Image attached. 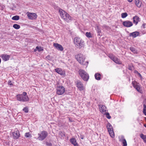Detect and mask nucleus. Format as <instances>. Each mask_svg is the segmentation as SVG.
<instances>
[{
    "label": "nucleus",
    "mask_w": 146,
    "mask_h": 146,
    "mask_svg": "<svg viewBox=\"0 0 146 146\" xmlns=\"http://www.w3.org/2000/svg\"><path fill=\"white\" fill-rule=\"evenodd\" d=\"M50 57V56H47L46 57V58H48V57Z\"/></svg>",
    "instance_id": "nucleus-43"
},
{
    "label": "nucleus",
    "mask_w": 146,
    "mask_h": 146,
    "mask_svg": "<svg viewBox=\"0 0 146 146\" xmlns=\"http://www.w3.org/2000/svg\"><path fill=\"white\" fill-rule=\"evenodd\" d=\"M135 2L137 7H141V4L139 2V0H135Z\"/></svg>",
    "instance_id": "nucleus-26"
},
{
    "label": "nucleus",
    "mask_w": 146,
    "mask_h": 146,
    "mask_svg": "<svg viewBox=\"0 0 146 146\" xmlns=\"http://www.w3.org/2000/svg\"><path fill=\"white\" fill-rule=\"evenodd\" d=\"M79 73L84 80L87 81L88 80L89 78V75L84 70L80 69L79 71Z\"/></svg>",
    "instance_id": "nucleus-4"
},
{
    "label": "nucleus",
    "mask_w": 146,
    "mask_h": 146,
    "mask_svg": "<svg viewBox=\"0 0 146 146\" xmlns=\"http://www.w3.org/2000/svg\"><path fill=\"white\" fill-rule=\"evenodd\" d=\"M55 70L56 72L61 75H63L65 74L64 72L60 68H57L55 69Z\"/></svg>",
    "instance_id": "nucleus-17"
},
{
    "label": "nucleus",
    "mask_w": 146,
    "mask_h": 146,
    "mask_svg": "<svg viewBox=\"0 0 146 146\" xmlns=\"http://www.w3.org/2000/svg\"><path fill=\"white\" fill-rule=\"evenodd\" d=\"M133 68V66H128V69L130 70H132Z\"/></svg>",
    "instance_id": "nucleus-39"
},
{
    "label": "nucleus",
    "mask_w": 146,
    "mask_h": 146,
    "mask_svg": "<svg viewBox=\"0 0 146 146\" xmlns=\"http://www.w3.org/2000/svg\"><path fill=\"white\" fill-rule=\"evenodd\" d=\"M86 35L88 38H91L92 37V35L90 32H86Z\"/></svg>",
    "instance_id": "nucleus-29"
},
{
    "label": "nucleus",
    "mask_w": 146,
    "mask_h": 146,
    "mask_svg": "<svg viewBox=\"0 0 146 146\" xmlns=\"http://www.w3.org/2000/svg\"><path fill=\"white\" fill-rule=\"evenodd\" d=\"M132 84L134 88L137 90V91L139 92H140L141 90H140V88L139 85H137L136 83H134L133 82Z\"/></svg>",
    "instance_id": "nucleus-18"
},
{
    "label": "nucleus",
    "mask_w": 146,
    "mask_h": 146,
    "mask_svg": "<svg viewBox=\"0 0 146 146\" xmlns=\"http://www.w3.org/2000/svg\"><path fill=\"white\" fill-rule=\"evenodd\" d=\"M104 113V114H105L106 115V117L108 118L109 119H110L111 118V117L110 115V114L108 113H106L105 112Z\"/></svg>",
    "instance_id": "nucleus-33"
},
{
    "label": "nucleus",
    "mask_w": 146,
    "mask_h": 146,
    "mask_svg": "<svg viewBox=\"0 0 146 146\" xmlns=\"http://www.w3.org/2000/svg\"><path fill=\"white\" fill-rule=\"evenodd\" d=\"M69 120L70 121V122H71L72 121V120L70 118H69Z\"/></svg>",
    "instance_id": "nucleus-42"
},
{
    "label": "nucleus",
    "mask_w": 146,
    "mask_h": 146,
    "mask_svg": "<svg viewBox=\"0 0 146 146\" xmlns=\"http://www.w3.org/2000/svg\"><path fill=\"white\" fill-rule=\"evenodd\" d=\"M96 30L98 32V33H100L101 32V31L99 27L98 26H97L96 27Z\"/></svg>",
    "instance_id": "nucleus-32"
},
{
    "label": "nucleus",
    "mask_w": 146,
    "mask_h": 146,
    "mask_svg": "<svg viewBox=\"0 0 146 146\" xmlns=\"http://www.w3.org/2000/svg\"><path fill=\"white\" fill-rule=\"evenodd\" d=\"M8 82L9 84H10L11 85H13L11 83V81H9Z\"/></svg>",
    "instance_id": "nucleus-40"
},
{
    "label": "nucleus",
    "mask_w": 146,
    "mask_h": 146,
    "mask_svg": "<svg viewBox=\"0 0 146 146\" xmlns=\"http://www.w3.org/2000/svg\"><path fill=\"white\" fill-rule=\"evenodd\" d=\"M70 141L74 145H75L77 144V143L76 142V140L74 138H73L70 139Z\"/></svg>",
    "instance_id": "nucleus-21"
},
{
    "label": "nucleus",
    "mask_w": 146,
    "mask_h": 146,
    "mask_svg": "<svg viewBox=\"0 0 146 146\" xmlns=\"http://www.w3.org/2000/svg\"><path fill=\"white\" fill-rule=\"evenodd\" d=\"M130 49L132 51V52H133L134 53H135L136 52V51L135 49L133 47L130 48Z\"/></svg>",
    "instance_id": "nucleus-38"
},
{
    "label": "nucleus",
    "mask_w": 146,
    "mask_h": 146,
    "mask_svg": "<svg viewBox=\"0 0 146 146\" xmlns=\"http://www.w3.org/2000/svg\"><path fill=\"white\" fill-rule=\"evenodd\" d=\"M99 108L100 112L102 113H104L106 111V108L104 105H99Z\"/></svg>",
    "instance_id": "nucleus-12"
},
{
    "label": "nucleus",
    "mask_w": 146,
    "mask_h": 146,
    "mask_svg": "<svg viewBox=\"0 0 146 146\" xmlns=\"http://www.w3.org/2000/svg\"><path fill=\"white\" fill-rule=\"evenodd\" d=\"M139 76H140V77H141V75L139 73Z\"/></svg>",
    "instance_id": "nucleus-44"
},
{
    "label": "nucleus",
    "mask_w": 146,
    "mask_h": 146,
    "mask_svg": "<svg viewBox=\"0 0 146 146\" xmlns=\"http://www.w3.org/2000/svg\"><path fill=\"white\" fill-rule=\"evenodd\" d=\"M143 26H144L145 25V24H143Z\"/></svg>",
    "instance_id": "nucleus-47"
},
{
    "label": "nucleus",
    "mask_w": 146,
    "mask_h": 146,
    "mask_svg": "<svg viewBox=\"0 0 146 146\" xmlns=\"http://www.w3.org/2000/svg\"><path fill=\"white\" fill-rule=\"evenodd\" d=\"M122 140H121L122 141V143L123 144V146H127V143L126 140L125 139H124L123 138H122Z\"/></svg>",
    "instance_id": "nucleus-27"
},
{
    "label": "nucleus",
    "mask_w": 146,
    "mask_h": 146,
    "mask_svg": "<svg viewBox=\"0 0 146 146\" xmlns=\"http://www.w3.org/2000/svg\"><path fill=\"white\" fill-rule=\"evenodd\" d=\"M1 25V24H0V25Z\"/></svg>",
    "instance_id": "nucleus-51"
},
{
    "label": "nucleus",
    "mask_w": 146,
    "mask_h": 146,
    "mask_svg": "<svg viewBox=\"0 0 146 146\" xmlns=\"http://www.w3.org/2000/svg\"><path fill=\"white\" fill-rule=\"evenodd\" d=\"M29 19H35L37 18V15L34 13L27 12V13Z\"/></svg>",
    "instance_id": "nucleus-8"
},
{
    "label": "nucleus",
    "mask_w": 146,
    "mask_h": 146,
    "mask_svg": "<svg viewBox=\"0 0 146 146\" xmlns=\"http://www.w3.org/2000/svg\"><path fill=\"white\" fill-rule=\"evenodd\" d=\"M108 131L111 137H114V133L113 131V127L111 128H109V129H108Z\"/></svg>",
    "instance_id": "nucleus-19"
},
{
    "label": "nucleus",
    "mask_w": 146,
    "mask_h": 146,
    "mask_svg": "<svg viewBox=\"0 0 146 146\" xmlns=\"http://www.w3.org/2000/svg\"><path fill=\"white\" fill-rule=\"evenodd\" d=\"M56 93L58 95H61L64 93L65 92V88L62 86H58L56 89Z\"/></svg>",
    "instance_id": "nucleus-7"
},
{
    "label": "nucleus",
    "mask_w": 146,
    "mask_h": 146,
    "mask_svg": "<svg viewBox=\"0 0 146 146\" xmlns=\"http://www.w3.org/2000/svg\"><path fill=\"white\" fill-rule=\"evenodd\" d=\"M127 1L129 2H131L133 0H127Z\"/></svg>",
    "instance_id": "nucleus-41"
},
{
    "label": "nucleus",
    "mask_w": 146,
    "mask_h": 146,
    "mask_svg": "<svg viewBox=\"0 0 146 146\" xmlns=\"http://www.w3.org/2000/svg\"><path fill=\"white\" fill-rule=\"evenodd\" d=\"M113 61L115 63L118 64H120L121 63V62L116 57H115Z\"/></svg>",
    "instance_id": "nucleus-22"
},
{
    "label": "nucleus",
    "mask_w": 146,
    "mask_h": 146,
    "mask_svg": "<svg viewBox=\"0 0 146 146\" xmlns=\"http://www.w3.org/2000/svg\"><path fill=\"white\" fill-rule=\"evenodd\" d=\"M109 57L113 60L115 57L114 56L113 54H109Z\"/></svg>",
    "instance_id": "nucleus-34"
},
{
    "label": "nucleus",
    "mask_w": 146,
    "mask_h": 146,
    "mask_svg": "<svg viewBox=\"0 0 146 146\" xmlns=\"http://www.w3.org/2000/svg\"><path fill=\"white\" fill-rule=\"evenodd\" d=\"M12 134L14 138L16 139H18L20 135L19 132L18 131L13 132Z\"/></svg>",
    "instance_id": "nucleus-13"
},
{
    "label": "nucleus",
    "mask_w": 146,
    "mask_h": 146,
    "mask_svg": "<svg viewBox=\"0 0 146 146\" xmlns=\"http://www.w3.org/2000/svg\"><path fill=\"white\" fill-rule=\"evenodd\" d=\"M1 57L4 60L6 61L9 60L10 57L9 55L3 54L1 55Z\"/></svg>",
    "instance_id": "nucleus-16"
},
{
    "label": "nucleus",
    "mask_w": 146,
    "mask_h": 146,
    "mask_svg": "<svg viewBox=\"0 0 146 146\" xmlns=\"http://www.w3.org/2000/svg\"><path fill=\"white\" fill-rule=\"evenodd\" d=\"M48 145H49L50 146H51V144H48Z\"/></svg>",
    "instance_id": "nucleus-46"
},
{
    "label": "nucleus",
    "mask_w": 146,
    "mask_h": 146,
    "mask_svg": "<svg viewBox=\"0 0 146 146\" xmlns=\"http://www.w3.org/2000/svg\"><path fill=\"white\" fill-rule=\"evenodd\" d=\"M101 75L98 73H96L95 75V77L96 79L97 80H99L100 79Z\"/></svg>",
    "instance_id": "nucleus-20"
},
{
    "label": "nucleus",
    "mask_w": 146,
    "mask_h": 146,
    "mask_svg": "<svg viewBox=\"0 0 146 146\" xmlns=\"http://www.w3.org/2000/svg\"><path fill=\"white\" fill-rule=\"evenodd\" d=\"M74 41L75 46L76 48L80 49L84 47V42L82 38L80 37H75Z\"/></svg>",
    "instance_id": "nucleus-1"
},
{
    "label": "nucleus",
    "mask_w": 146,
    "mask_h": 146,
    "mask_svg": "<svg viewBox=\"0 0 146 146\" xmlns=\"http://www.w3.org/2000/svg\"><path fill=\"white\" fill-rule=\"evenodd\" d=\"M123 24L124 26L127 27H130L133 25L131 22L128 21L123 22Z\"/></svg>",
    "instance_id": "nucleus-10"
},
{
    "label": "nucleus",
    "mask_w": 146,
    "mask_h": 146,
    "mask_svg": "<svg viewBox=\"0 0 146 146\" xmlns=\"http://www.w3.org/2000/svg\"><path fill=\"white\" fill-rule=\"evenodd\" d=\"M107 127L108 129H109V128H112V126H111V125L110 123H108L107 124Z\"/></svg>",
    "instance_id": "nucleus-35"
},
{
    "label": "nucleus",
    "mask_w": 146,
    "mask_h": 146,
    "mask_svg": "<svg viewBox=\"0 0 146 146\" xmlns=\"http://www.w3.org/2000/svg\"><path fill=\"white\" fill-rule=\"evenodd\" d=\"M139 35V33L137 31H135L132 33H130L129 35L130 36H132L133 38H135L138 36Z\"/></svg>",
    "instance_id": "nucleus-14"
},
{
    "label": "nucleus",
    "mask_w": 146,
    "mask_h": 146,
    "mask_svg": "<svg viewBox=\"0 0 146 146\" xmlns=\"http://www.w3.org/2000/svg\"><path fill=\"white\" fill-rule=\"evenodd\" d=\"M13 27L16 29H18L20 28V27L19 25L17 24H15L13 25Z\"/></svg>",
    "instance_id": "nucleus-31"
},
{
    "label": "nucleus",
    "mask_w": 146,
    "mask_h": 146,
    "mask_svg": "<svg viewBox=\"0 0 146 146\" xmlns=\"http://www.w3.org/2000/svg\"><path fill=\"white\" fill-rule=\"evenodd\" d=\"M127 14L126 13H123L121 14V17L124 18L127 16Z\"/></svg>",
    "instance_id": "nucleus-30"
},
{
    "label": "nucleus",
    "mask_w": 146,
    "mask_h": 146,
    "mask_svg": "<svg viewBox=\"0 0 146 146\" xmlns=\"http://www.w3.org/2000/svg\"><path fill=\"white\" fill-rule=\"evenodd\" d=\"M139 76H140V77H141V75L139 73Z\"/></svg>",
    "instance_id": "nucleus-45"
},
{
    "label": "nucleus",
    "mask_w": 146,
    "mask_h": 146,
    "mask_svg": "<svg viewBox=\"0 0 146 146\" xmlns=\"http://www.w3.org/2000/svg\"><path fill=\"white\" fill-rule=\"evenodd\" d=\"M76 85L77 86L80 90H83L84 89V87L83 84L80 81H77Z\"/></svg>",
    "instance_id": "nucleus-9"
},
{
    "label": "nucleus",
    "mask_w": 146,
    "mask_h": 146,
    "mask_svg": "<svg viewBox=\"0 0 146 146\" xmlns=\"http://www.w3.org/2000/svg\"><path fill=\"white\" fill-rule=\"evenodd\" d=\"M74 146H78V144H77V145H74Z\"/></svg>",
    "instance_id": "nucleus-48"
},
{
    "label": "nucleus",
    "mask_w": 146,
    "mask_h": 146,
    "mask_svg": "<svg viewBox=\"0 0 146 146\" xmlns=\"http://www.w3.org/2000/svg\"><path fill=\"white\" fill-rule=\"evenodd\" d=\"M53 46L56 49L61 51L63 50V48L61 45L57 43H54L53 44Z\"/></svg>",
    "instance_id": "nucleus-11"
},
{
    "label": "nucleus",
    "mask_w": 146,
    "mask_h": 146,
    "mask_svg": "<svg viewBox=\"0 0 146 146\" xmlns=\"http://www.w3.org/2000/svg\"><path fill=\"white\" fill-rule=\"evenodd\" d=\"M140 137L143 139L145 143H146V135H144L143 134H141L140 135Z\"/></svg>",
    "instance_id": "nucleus-24"
},
{
    "label": "nucleus",
    "mask_w": 146,
    "mask_h": 146,
    "mask_svg": "<svg viewBox=\"0 0 146 146\" xmlns=\"http://www.w3.org/2000/svg\"><path fill=\"white\" fill-rule=\"evenodd\" d=\"M75 57L78 62L82 64H85L84 63L85 57L81 54H78L75 56Z\"/></svg>",
    "instance_id": "nucleus-5"
},
{
    "label": "nucleus",
    "mask_w": 146,
    "mask_h": 146,
    "mask_svg": "<svg viewBox=\"0 0 146 146\" xmlns=\"http://www.w3.org/2000/svg\"><path fill=\"white\" fill-rule=\"evenodd\" d=\"M87 62V63H88V62Z\"/></svg>",
    "instance_id": "nucleus-50"
},
{
    "label": "nucleus",
    "mask_w": 146,
    "mask_h": 146,
    "mask_svg": "<svg viewBox=\"0 0 146 146\" xmlns=\"http://www.w3.org/2000/svg\"><path fill=\"white\" fill-rule=\"evenodd\" d=\"M23 111L25 113H27L28 112V108L27 107H25L23 109Z\"/></svg>",
    "instance_id": "nucleus-36"
},
{
    "label": "nucleus",
    "mask_w": 146,
    "mask_h": 146,
    "mask_svg": "<svg viewBox=\"0 0 146 146\" xmlns=\"http://www.w3.org/2000/svg\"><path fill=\"white\" fill-rule=\"evenodd\" d=\"M145 102V104H143V112L145 115H146V100L144 101V102Z\"/></svg>",
    "instance_id": "nucleus-23"
},
{
    "label": "nucleus",
    "mask_w": 146,
    "mask_h": 146,
    "mask_svg": "<svg viewBox=\"0 0 146 146\" xmlns=\"http://www.w3.org/2000/svg\"><path fill=\"white\" fill-rule=\"evenodd\" d=\"M37 50H38V51L40 52V51L43 50V49H42V47H41L40 46H37L36 49H35L34 50V51L35 52H36Z\"/></svg>",
    "instance_id": "nucleus-25"
},
{
    "label": "nucleus",
    "mask_w": 146,
    "mask_h": 146,
    "mask_svg": "<svg viewBox=\"0 0 146 146\" xmlns=\"http://www.w3.org/2000/svg\"><path fill=\"white\" fill-rule=\"evenodd\" d=\"M19 19V16L16 15L14 16L12 18V19L14 20H18Z\"/></svg>",
    "instance_id": "nucleus-28"
},
{
    "label": "nucleus",
    "mask_w": 146,
    "mask_h": 146,
    "mask_svg": "<svg viewBox=\"0 0 146 146\" xmlns=\"http://www.w3.org/2000/svg\"><path fill=\"white\" fill-rule=\"evenodd\" d=\"M25 136L27 137H31V135L29 133H26L25 134Z\"/></svg>",
    "instance_id": "nucleus-37"
},
{
    "label": "nucleus",
    "mask_w": 146,
    "mask_h": 146,
    "mask_svg": "<svg viewBox=\"0 0 146 146\" xmlns=\"http://www.w3.org/2000/svg\"><path fill=\"white\" fill-rule=\"evenodd\" d=\"M38 135L39 136L38 137V139L39 140L42 141L47 136L48 133L45 131H42L40 133H39Z\"/></svg>",
    "instance_id": "nucleus-6"
},
{
    "label": "nucleus",
    "mask_w": 146,
    "mask_h": 146,
    "mask_svg": "<svg viewBox=\"0 0 146 146\" xmlns=\"http://www.w3.org/2000/svg\"><path fill=\"white\" fill-rule=\"evenodd\" d=\"M17 100L22 102L27 101L29 100L28 97L27 95V93L24 92L23 94H19L17 95Z\"/></svg>",
    "instance_id": "nucleus-3"
},
{
    "label": "nucleus",
    "mask_w": 146,
    "mask_h": 146,
    "mask_svg": "<svg viewBox=\"0 0 146 146\" xmlns=\"http://www.w3.org/2000/svg\"><path fill=\"white\" fill-rule=\"evenodd\" d=\"M59 12L61 18L67 22L71 19V17L69 15L62 9H59Z\"/></svg>",
    "instance_id": "nucleus-2"
},
{
    "label": "nucleus",
    "mask_w": 146,
    "mask_h": 146,
    "mask_svg": "<svg viewBox=\"0 0 146 146\" xmlns=\"http://www.w3.org/2000/svg\"><path fill=\"white\" fill-rule=\"evenodd\" d=\"M145 121H146V117H145Z\"/></svg>",
    "instance_id": "nucleus-49"
},
{
    "label": "nucleus",
    "mask_w": 146,
    "mask_h": 146,
    "mask_svg": "<svg viewBox=\"0 0 146 146\" xmlns=\"http://www.w3.org/2000/svg\"><path fill=\"white\" fill-rule=\"evenodd\" d=\"M133 23L135 24L136 25L139 21V18L137 16L134 17H133Z\"/></svg>",
    "instance_id": "nucleus-15"
}]
</instances>
